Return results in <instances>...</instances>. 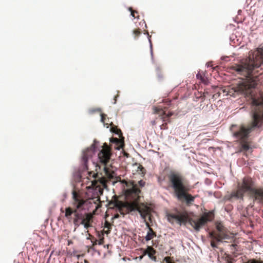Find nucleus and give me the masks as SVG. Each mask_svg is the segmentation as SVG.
Here are the masks:
<instances>
[{
	"mask_svg": "<svg viewBox=\"0 0 263 263\" xmlns=\"http://www.w3.org/2000/svg\"><path fill=\"white\" fill-rule=\"evenodd\" d=\"M167 190L171 191L172 195L181 202H185L187 205L193 203L195 196L188 193L189 188L183 177L178 173L171 172L168 175Z\"/></svg>",
	"mask_w": 263,
	"mask_h": 263,
	"instance_id": "nucleus-1",
	"label": "nucleus"
},
{
	"mask_svg": "<svg viewBox=\"0 0 263 263\" xmlns=\"http://www.w3.org/2000/svg\"><path fill=\"white\" fill-rule=\"evenodd\" d=\"M245 193L249 194L253 198L254 201L263 204V189H256L254 187V181L249 177H244L242 182L238 183L237 190L232 192L228 196V200L231 202H232L234 199L243 200Z\"/></svg>",
	"mask_w": 263,
	"mask_h": 263,
	"instance_id": "nucleus-2",
	"label": "nucleus"
},
{
	"mask_svg": "<svg viewBox=\"0 0 263 263\" xmlns=\"http://www.w3.org/2000/svg\"><path fill=\"white\" fill-rule=\"evenodd\" d=\"M263 64V48L259 47L252 55L243 60L240 64H237L233 69L239 74L246 77H251L253 70L259 68Z\"/></svg>",
	"mask_w": 263,
	"mask_h": 263,
	"instance_id": "nucleus-3",
	"label": "nucleus"
},
{
	"mask_svg": "<svg viewBox=\"0 0 263 263\" xmlns=\"http://www.w3.org/2000/svg\"><path fill=\"white\" fill-rule=\"evenodd\" d=\"M168 221L172 224H190L196 232H199L201 228L208 221H211L213 216L209 214L204 215L200 217L185 216L182 214H168L167 215Z\"/></svg>",
	"mask_w": 263,
	"mask_h": 263,
	"instance_id": "nucleus-4",
	"label": "nucleus"
},
{
	"mask_svg": "<svg viewBox=\"0 0 263 263\" xmlns=\"http://www.w3.org/2000/svg\"><path fill=\"white\" fill-rule=\"evenodd\" d=\"M88 176L87 179L89 180L86 186L88 190V194L90 196L89 197L90 203L93 202L96 204V211L99 209V187L98 178V173H95L92 172L88 173Z\"/></svg>",
	"mask_w": 263,
	"mask_h": 263,
	"instance_id": "nucleus-5",
	"label": "nucleus"
},
{
	"mask_svg": "<svg viewBox=\"0 0 263 263\" xmlns=\"http://www.w3.org/2000/svg\"><path fill=\"white\" fill-rule=\"evenodd\" d=\"M100 164L103 165V170L104 175L109 177L111 175V170L110 167L111 164H109L110 157L111 155V148L106 143H104L103 145H100Z\"/></svg>",
	"mask_w": 263,
	"mask_h": 263,
	"instance_id": "nucleus-6",
	"label": "nucleus"
},
{
	"mask_svg": "<svg viewBox=\"0 0 263 263\" xmlns=\"http://www.w3.org/2000/svg\"><path fill=\"white\" fill-rule=\"evenodd\" d=\"M73 213H74L75 218L74 219V224H82L84 225L86 229L92 227V222L93 221V215L91 214H87L85 217L77 213L76 210L73 211L70 208H66L65 211V216L68 217Z\"/></svg>",
	"mask_w": 263,
	"mask_h": 263,
	"instance_id": "nucleus-7",
	"label": "nucleus"
},
{
	"mask_svg": "<svg viewBox=\"0 0 263 263\" xmlns=\"http://www.w3.org/2000/svg\"><path fill=\"white\" fill-rule=\"evenodd\" d=\"M216 228L218 237H220L223 240H230L233 237L226 228L220 222H216Z\"/></svg>",
	"mask_w": 263,
	"mask_h": 263,
	"instance_id": "nucleus-8",
	"label": "nucleus"
},
{
	"mask_svg": "<svg viewBox=\"0 0 263 263\" xmlns=\"http://www.w3.org/2000/svg\"><path fill=\"white\" fill-rule=\"evenodd\" d=\"M95 154V146L92 145L89 148H87L83 152L82 160L84 165L85 168L88 170L87 166V162L89 158L92 157V155Z\"/></svg>",
	"mask_w": 263,
	"mask_h": 263,
	"instance_id": "nucleus-9",
	"label": "nucleus"
},
{
	"mask_svg": "<svg viewBox=\"0 0 263 263\" xmlns=\"http://www.w3.org/2000/svg\"><path fill=\"white\" fill-rule=\"evenodd\" d=\"M73 205L79 209L82 208L85 201L81 199L80 197L76 193H73Z\"/></svg>",
	"mask_w": 263,
	"mask_h": 263,
	"instance_id": "nucleus-10",
	"label": "nucleus"
},
{
	"mask_svg": "<svg viewBox=\"0 0 263 263\" xmlns=\"http://www.w3.org/2000/svg\"><path fill=\"white\" fill-rule=\"evenodd\" d=\"M156 251L152 247L147 246L146 249L144 251V255H147L149 258L153 261L156 262L157 257L155 256Z\"/></svg>",
	"mask_w": 263,
	"mask_h": 263,
	"instance_id": "nucleus-11",
	"label": "nucleus"
},
{
	"mask_svg": "<svg viewBox=\"0 0 263 263\" xmlns=\"http://www.w3.org/2000/svg\"><path fill=\"white\" fill-rule=\"evenodd\" d=\"M100 116L101 117L100 121L103 124L104 126H106L107 128L109 127L110 124H112L109 118H106V115L105 114H100Z\"/></svg>",
	"mask_w": 263,
	"mask_h": 263,
	"instance_id": "nucleus-12",
	"label": "nucleus"
},
{
	"mask_svg": "<svg viewBox=\"0 0 263 263\" xmlns=\"http://www.w3.org/2000/svg\"><path fill=\"white\" fill-rule=\"evenodd\" d=\"M209 237L212 239L213 240H215L218 242H226V241H223V239L221 237H218V234L216 232H210L209 233Z\"/></svg>",
	"mask_w": 263,
	"mask_h": 263,
	"instance_id": "nucleus-13",
	"label": "nucleus"
},
{
	"mask_svg": "<svg viewBox=\"0 0 263 263\" xmlns=\"http://www.w3.org/2000/svg\"><path fill=\"white\" fill-rule=\"evenodd\" d=\"M146 226L148 227V231L147 232L146 235L145 236V239L146 241L151 240L154 236L155 235V233L153 231L152 228H150L147 223H146Z\"/></svg>",
	"mask_w": 263,
	"mask_h": 263,
	"instance_id": "nucleus-14",
	"label": "nucleus"
},
{
	"mask_svg": "<svg viewBox=\"0 0 263 263\" xmlns=\"http://www.w3.org/2000/svg\"><path fill=\"white\" fill-rule=\"evenodd\" d=\"M136 210L139 213L141 218L144 221H146L147 212L145 210H142L140 208H136Z\"/></svg>",
	"mask_w": 263,
	"mask_h": 263,
	"instance_id": "nucleus-15",
	"label": "nucleus"
},
{
	"mask_svg": "<svg viewBox=\"0 0 263 263\" xmlns=\"http://www.w3.org/2000/svg\"><path fill=\"white\" fill-rule=\"evenodd\" d=\"M147 36H148V42L149 43L151 55L152 59L153 60V46H152L151 40L150 39L151 36L148 34H147Z\"/></svg>",
	"mask_w": 263,
	"mask_h": 263,
	"instance_id": "nucleus-16",
	"label": "nucleus"
},
{
	"mask_svg": "<svg viewBox=\"0 0 263 263\" xmlns=\"http://www.w3.org/2000/svg\"><path fill=\"white\" fill-rule=\"evenodd\" d=\"M110 131L112 133H115L116 135H120V134L121 133V130L119 129H118L116 127L115 128V130L111 128L110 129Z\"/></svg>",
	"mask_w": 263,
	"mask_h": 263,
	"instance_id": "nucleus-17",
	"label": "nucleus"
},
{
	"mask_svg": "<svg viewBox=\"0 0 263 263\" xmlns=\"http://www.w3.org/2000/svg\"><path fill=\"white\" fill-rule=\"evenodd\" d=\"M99 111L98 108H91L88 110V112L89 114H93L96 113Z\"/></svg>",
	"mask_w": 263,
	"mask_h": 263,
	"instance_id": "nucleus-18",
	"label": "nucleus"
},
{
	"mask_svg": "<svg viewBox=\"0 0 263 263\" xmlns=\"http://www.w3.org/2000/svg\"><path fill=\"white\" fill-rule=\"evenodd\" d=\"M165 263H175L174 262H172L171 260V258L170 257H164V259H163V262H165Z\"/></svg>",
	"mask_w": 263,
	"mask_h": 263,
	"instance_id": "nucleus-19",
	"label": "nucleus"
},
{
	"mask_svg": "<svg viewBox=\"0 0 263 263\" xmlns=\"http://www.w3.org/2000/svg\"><path fill=\"white\" fill-rule=\"evenodd\" d=\"M246 263H261L260 261H259L255 259H251L248 260Z\"/></svg>",
	"mask_w": 263,
	"mask_h": 263,
	"instance_id": "nucleus-20",
	"label": "nucleus"
},
{
	"mask_svg": "<svg viewBox=\"0 0 263 263\" xmlns=\"http://www.w3.org/2000/svg\"><path fill=\"white\" fill-rule=\"evenodd\" d=\"M128 10L130 12V14L131 15L134 17V18H136L135 16V13H137V11H134L133 10H132V8L131 7L129 8H128Z\"/></svg>",
	"mask_w": 263,
	"mask_h": 263,
	"instance_id": "nucleus-21",
	"label": "nucleus"
},
{
	"mask_svg": "<svg viewBox=\"0 0 263 263\" xmlns=\"http://www.w3.org/2000/svg\"><path fill=\"white\" fill-rule=\"evenodd\" d=\"M138 183L140 187H142L145 185V182L142 180H140L138 181Z\"/></svg>",
	"mask_w": 263,
	"mask_h": 263,
	"instance_id": "nucleus-22",
	"label": "nucleus"
},
{
	"mask_svg": "<svg viewBox=\"0 0 263 263\" xmlns=\"http://www.w3.org/2000/svg\"><path fill=\"white\" fill-rule=\"evenodd\" d=\"M196 77L197 79H200L202 82H205L204 79L201 76L200 73H198V74H197Z\"/></svg>",
	"mask_w": 263,
	"mask_h": 263,
	"instance_id": "nucleus-23",
	"label": "nucleus"
},
{
	"mask_svg": "<svg viewBox=\"0 0 263 263\" xmlns=\"http://www.w3.org/2000/svg\"><path fill=\"white\" fill-rule=\"evenodd\" d=\"M133 188L134 189V191L136 193H138L140 192L139 189H137V184H133Z\"/></svg>",
	"mask_w": 263,
	"mask_h": 263,
	"instance_id": "nucleus-24",
	"label": "nucleus"
},
{
	"mask_svg": "<svg viewBox=\"0 0 263 263\" xmlns=\"http://www.w3.org/2000/svg\"><path fill=\"white\" fill-rule=\"evenodd\" d=\"M211 246L214 249L218 248L216 243L213 240L211 242Z\"/></svg>",
	"mask_w": 263,
	"mask_h": 263,
	"instance_id": "nucleus-25",
	"label": "nucleus"
},
{
	"mask_svg": "<svg viewBox=\"0 0 263 263\" xmlns=\"http://www.w3.org/2000/svg\"><path fill=\"white\" fill-rule=\"evenodd\" d=\"M229 57H222L221 58V59L223 61H228Z\"/></svg>",
	"mask_w": 263,
	"mask_h": 263,
	"instance_id": "nucleus-26",
	"label": "nucleus"
},
{
	"mask_svg": "<svg viewBox=\"0 0 263 263\" xmlns=\"http://www.w3.org/2000/svg\"><path fill=\"white\" fill-rule=\"evenodd\" d=\"M140 31H139L138 30H134V33L136 34V35H138L140 34Z\"/></svg>",
	"mask_w": 263,
	"mask_h": 263,
	"instance_id": "nucleus-27",
	"label": "nucleus"
},
{
	"mask_svg": "<svg viewBox=\"0 0 263 263\" xmlns=\"http://www.w3.org/2000/svg\"><path fill=\"white\" fill-rule=\"evenodd\" d=\"M99 193H100V196L103 193V190L102 189H101V188L100 187V191H99Z\"/></svg>",
	"mask_w": 263,
	"mask_h": 263,
	"instance_id": "nucleus-28",
	"label": "nucleus"
},
{
	"mask_svg": "<svg viewBox=\"0 0 263 263\" xmlns=\"http://www.w3.org/2000/svg\"><path fill=\"white\" fill-rule=\"evenodd\" d=\"M165 127L163 124L161 126V129H165Z\"/></svg>",
	"mask_w": 263,
	"mask_h": 263,
	"instance_id": "nucleus-29",
	"label": "nucleus"
},
{
	"mask_svg": "<svg viewBox=\"0 0 263 263\" xmlns=\"http://www.w3.org/2000/svg\"><path fill=\"white\" fill-rule=\"evenodd\" d=\"M100 184L102 183L103 181L101 177H100V181H99Z\"/></svg>",
	"mask_w": 263,
	"mask_h": 263,
	"instance_id": "nucleus-30",
	"label": "nucleus"
},
{
	"mask_svg": "<svg viewBox=\"0 0 263 263\" xmlns=\"http://www.w3.org/2000/svg\"><path fill=\"white\" fill-rule=\"evenodd\" d=\"M206 66H207V67H210L211 65L209 63H206Z\"/></svg>",
	"mask_w": 263,
	"mask_h": 263,
	"instance_id": "nucleus-31",
	"label": "nucleus"
},
{
	"mask_svg": "<svg viewBox=\"0 0 263 263\" xmlns=\"http://www.w3.org/2000/svg\"><path fill=\"white\" fill-rule=\"evenodd\" d=\"M116 98L115 99V102H114V104H116Z\"/></svg>",
	"mask_w": 263,
	"mask_h": 263,
	"instance_id": "nucleus-32",
	"label": "nucleus"
},
{
	"mask_svg": "<svg viewBox=\"0 0 263 263\" xmlns=\"http://www.w3.org/2000/svg\"><path fill=\"white\" fill-rule=\"evenodd\" d=\"M99 244H100V245H101V238H100V242H99Z\"/></svg>",
	"mask_w": 263,
	"mask_h": 263,
	"instance_id": "nucleus-33",
	"label": "nucleus"
},
{
	"mask_svg": "<svg viewBox=\"0 0 263 263\" xmlns=\"http://www.w3.org/2000/svg\"><path fill=\"white\" fill-rule=\"evenodd\" d=\"M99 201H100V207L101 206V199H99Z\"/></svg>",
	"mask_w": 263,
	"mask_h": 263,
	"instance_id": "nucleus-34",
	"label": "nucleus"
},
{
	"mask_svg": "<svg viewBox=\"0 0 263 263\" xmlns=\"http://www.w3.org/2000/svg\"><path fill=\"white\" fill-rule=\"evenodd\" d=\"M99 168H100V171L101 170V165H100V167H99Z\"/></svg>",
	"mask_w": 263,
	"mask_h": 263,
	"instance_id": "nucleus-35",
	"label": "nucleus"
},
{
	"mask_svg": "<svg viewBox=\"0 0 263 263\" xmlns=\"http://www.w3.org/2000/svg\"><path fill=\"white\" fill-rule=\"evenodd\" d=\"M103 248L105 249V246H103Z\"/></svg>",
	"mask_w": 263,
	"mask_h": 263,
	"instance_id": "nucleus-36",
	"label": "nucleus"
},
{
	"mask_svg": "<svg viewBox=\"0 0 263 263\" xmlns=\"http://www.w3.org/2000/svg\"><path fill=\"white\" fill-rule=\"evenodd\" d=\"M243 263H246V262H243Z\"/></svg>",
	"mask_w": 263,
	"mask_h": 263,
	"instance_id": "nucleus-37",
	"label": "nucleus"
}]
</instances>
